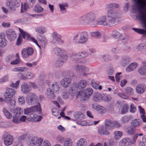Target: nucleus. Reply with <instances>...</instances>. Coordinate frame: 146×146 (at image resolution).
I'll return each instance as SVG.
<instances>
[{
  "instance_id": "obj_1",
  "label": "nucleus",
  "mask_w": 146,
  "mask_h": 146,
  "mask_svg": "<svg viewBox=\"0 0 146 146\" xmlns=\"http://www.w3.org/2000/svg\"><path fill=\"white\" fill-rule=\"evenodd\" d=\"M95 15L93 13L90 12L83 15L79 19L80 23L83 25H87L95 21Z\"/></svg>"
},
{
  "instance_id": "obj_2",
  "label": "nucleus",
  "mask_w": 146,
  "mask_h": 146,
  "mask_svg": "<svg viewBox=\"0 0 146 146\" xmlns=\"http://www.w3.org/2000/svg\"><path fill=\"white\" fill-rule=\"evenodd\" d=\"M121 14H114L109 13L107 14V26L109 27H113L117 23V20L121 17Z\"/></svg>"
},
{
  "instance_id": "obj_3",
  "label": "nucleus",
  "mask_w": 146,
  "mask_h": 146,
  "mask_svg": "<svg viewBox=\"0 0 146 146\" xmlns=\"http://www.w3.org/2000/svg\"><path fill=\"white\" fill-rule=\"evenodd\" d=\"M79 34H78L75 35L73 38V40L75 43L79 44H84L87 41L88 36L87 32L85 31L80 33L79 38Z\"/></svg>"
},
{
  "instance_id": "obj_4",
  "label": "nucleus",
  "mask_w": 146,
  "mask_h": 146,
  "mask_svg": "<svg viewBox=\"0 0 146 146\" xmlns=\"http://www.w3.org/2000/svg\"><path fill=\"white\" fill-rule=\"evenodd\" d=\"M93 92V90L91 88H88L83 91H80L78 92L76 96H80L81 100L82 102H84L89 98L92 95Z\"/></svg>"
},
{
  "instance_id": "obj_5",
  "label": "nucleus",
  "mask_w": 146,
  "mask_h": 146,
  "mask_svg": "<svg viewBox=\"0 0 146 146\" xmlns=\"http://www.w3.org/2000/svg\"><path fill=\"white\" fill-rule=\"evenodd\" d=\"M119 5L116 3H109L106 6V8L108 10L107 14L109 13L114 14H121V12L118 9H115L119 8Z\"/></svg>"
},
{
  "instance_id": "obj_6",
  "label": "nucleus",
  "mask_w": 146,
  "mask_h": 146,
  "mask_svg": "<svg viewBox=\"0 0 146 146\" xmlns=\"http://www.w3.org/2000/svg\"><path fill=\"white\" fill-rule=\"evenodd\" d=\"M10 111L14 114L12 120L13 122H17L18 121L17 118H19L23 114V110L18 107H16L15 109H11Z\"/></svg>"
},
{
  "instance_id": "obj_7",
  "label": "nucleus",
  "mask_w": 146,
  "mask_h": 146,
  "mask_svg": "<svg viewBox=\"0 0 146 146\" xmlns=\"http://www.w3.org/2000/svg\"><path fill=\"white\" fill-rule=\"evenodd\" d=\"M37 97L34 93H30L27 96L26 102L28 105H32L36 103Z\"/></svg>"
},
{
  "instance_id": "obj_8",
  "label": "nucleus",
  "mask_w": 146,
  "mask_h": 146,
  "mask_svg": "<svg viewBox=\"0 0 146 146\" xmlns=\"http://www.w3.org/2000/svg\"><path fill=\"white\" fill-rule=\"evenodd\" d=\"M41 109L38 106H32L24 110V114L28 115H34V112L36 111H40Z\"/></svg>"
},
{
  "instance_id": "obj_9",
  "label": "nucleus",
  "mask_w": 146,
  "mask_h": 146,
  "mask_svg": "<svg viewBox=\"0 0 146 146\" xmlns=\"http://www.w3.org/2000/svg\"><path fill=\"white\" fill-rule=\"evenodd\" d=\"M54 53L60 56L62 59L67 60L68 56L66 55V52L65 50L61 49L57 47H56L54 49Z\"/></svg>"
},
{
  "instance_id": "obj_10",
  "label": "nucleus",
  "mask_w": 146,
  "mask_h": 146,
  "mask_svg": "<svg viewBox=\"0 0 146 146\" xmlns=\"http://www.w3.org/2000/svg\"><path fill=\"white\" fill-rule=\"evenodd\" d=\"M4 144L7 146L11 144L13 141V138L12 135L7 133H5L3 135Z\"/></svg>"
},
{
  "instance_id": "obj_11",
  "label": "nucleus",
  "mask_w": 146,
  "mask_h": 146,
  "mask_svg": "<svg viewBox=\"0 0 146 146\" xmlns=\"http://www.w3.org/2000/svg\"><path fill=\"white\" fill-rule=\"evenodd\" d=\"M8 39L11 41H13L17 36V34L13 29H9L5 32Z\"/></svg>"
},
{
  "instance_id": "obj_12",
  "label": "nucleus",
  "mask_w": 146,
  "mask_h": 146,
  "mask_svg": "<svg viewBox=\"0 0 146 146\" xmlns=\"http://www.w3.org/2000/svg\"><path fill=\"white\" fill-rule=\"evenodd\" d=\"M146 89L145 85L144 83H141L137 85L135 88V90L137 94L141 95L145 92Z\"/></svg>"
},
{
  "instance_id": "obj_13",
  "label": "nucleus",
  "mask_w": 146,
  "mask_h": 146,
  "mask_svg": "<svg viewBox=\"0 0 146 146\" xmlns=\"http://www.w3.org/2000/svg\"><path fill=\"white\" fill-rule=\"evenodd\" d=\"M141 10H138L139 11L138 17L140 20L144 24V27L146 29V13L142 12V11L145 9Z\"/></svg>"
},
{
  "instance_id": "obj_14",
  "label": "nucleus",
  "mask_w": 146,
  "mask_h": 146,
  "mask_svg": "<svg viewBox=\"0 0 146 146\" xmlns=\"http://www.w3.org/2000/svg\"><path fill=\"white\" fill-rule=\"evenodd\" d=\"M52 42L55 44H58L62 37L61 35L56 32L52 33Z\"/></svg>"
},
{
  "instance_id": "obj_15",
  "label": "nucleus",
  "mask_w": 146,
  "mask_h": 146,
  "mask_svg": "<svg viewBox=\"0 0 146 146\" xmlns=\"http://www.w3.org/2000/svg\"><path fill=\"white\" fill-rule=\"evenodd\" d=\"M98 132L101 135H108L110 133L109 130L104 126L99 127L98 129Z\"/></svg>"
},
{
  "instance_id": "obj_16",
  "label": "nucleus",
  "mask_w": 146,
  "mask_h": 146,
  "mask_svg": "<svg viewBox=\"0 0 146 146\" xmlns=\"http://www.w3.org/2000/svg\"><path fill=\"white\" fill-rule=\"evenodd\" d=\"M31 90V88L26 83L22 84L21 87V91L23 93L27 94Z\"/></svg>"
},
{
  "instance_id": "obj_17",
  "label": "nucleus",
  "mask_w": 146,
  "mask_h": 146,
  "mask_svg": "<svg viewBox=\"0 0 146 146\" xmlns=\"http://www.w3.org/2000/svg\"><path fill=\"white\" fill-rule=\"evenodd\" d=\"M71 79L70 77H65L62 80L60 83L62 86L64 88H67L71 83Z\"/></svg>"
},
{
  "instance_id": "obj_18",
  "label": "nucleus",
  "mask_w": 146,
  "mask_h": 146,
  "mask_svg": "<svg viewBox=\"0 0 146 146\" xmlns=\"http://www.w3.org/2000/svg\"><path fill=\"white\" fill-rule=\"evenodd\" d=\"M16 91L15 90L12 88H8L5 92V95L4 98H13V96L15 94Z\"/></svg>"
},
{
  "instance_id": "obj_19",
  "label": "nucleus",
  "mask_w": 146,
  "mask_h": 146,
  "mask_svg": "<svg viewBox=\"0 0 146 146\" xmlns=\"http://www.w3.org/2000/svg\"><path fill=\"white\" fill-rule=\"evenodd\" d=\"M6 5L8 9L10 11H15V4L13 0H7Z\"/></svg>"
},
{
  "instance_id": "obj_20",
  "label": "nucleus",
  "mask_w": 146,
  "mask_h": 146,
  "mask_svg": "<svg viewBox=\"0 0 146 146\" xmlns=\"http://www.w3.org/2000/svg\"><path fill=\"white\" fill-rule=\"evenodd\" d=\"M131 58L127 56H123L120 61V64L123 67L126 66L131 61Z\"/></svg>"
},
{
  "instance_id": "obj_21",
  "label": "nucleus",
  "mask_w": 146,
  "mask_h": 146,
  "mask_svg": "<svg viewBox=\"0 0 146 146\" xmlns=\"http://www.w3.org/2000/svg\"><path fill=\"white\" fill-rule=\"evenodd\" d=\"M98 25L104 26H107V20L106 16H103L100 17L97 21Z\"/></svg>"
},
{
  "instance_id": "obj_22",
  "label": "nucleus",
  "mask_w": 146,
  "mask_h": 146,
  "mask_svg": "<svg viewBox=\"0 0 146 146\" xmlns=\"http://www.w3.org/2000/svg\"><path fill=\"white\" fill-rule=\"evenodd\" d=\"M113 121L110 119H107L105 122V126L109 130H111L114 129Z\"/></svg>"
},
{
  "instance_id": "obj_23",
  "label": "nucleus",
  "mask_w": 146,
  "mask_h": 146,
  "mask_svg": "<svg viewBox=\"0 0 146 146\" xmlns=\"http://www.w3.org/2000/svg\"><path fill=\"white\" fill-rule=\"evenodd\" d=\"M144 65L141 66L139 67L138 71L139 73L142 76H146V62H143Z\"/></svg>"
},
{
  "instance_id": "obj_24",
  "label": "nucleus",
  "mask_w": 146,
  "mask_h": 146,
  "mask_svg": "<svg viewBox=\"0 0 146 146\" xmlns=\"http://www.w3.org/2000/svg\"><path fill=\"white\" fill-rule=\"evenodd\" d=\"M38 39L40 42V44L43 48H44L47 43L46 39L45 36L40 35L38 36Z\"/></svg>"
},
{
  "instance_id": "obj_25",
  "label": "nucleus",
  "mask_w": 146,
  "mask_h": 146,
  "mask_svg": "<svg viewBox=\"0 0 146 146\" xmlns=\"http://www.w3.org/2000/svg\"><path fill=\"white\" fill-rule=\"evenodd\" d=\"M131 139L128 138H125L121 140L119 142V146H129V142Z\"/></svg>"
},
{
  "instance_id": "obj_26",
  "label": "nucleus",
  "mask_w": 146,
  "mask_h": 146,
  "mask_svg": "<svg viewBox=\"0 0 146 146\" xmlns=\"http://www.w3.org/2000/svg\"><path fill=\"white\" fill-rule=\"evenodd\" d=\"M138 66V64L136 62L131 63L126 68L125 70L127 72H130L134 70Z\"/></svg>"
},
{
  "instance_id": "obj_27",
  "label": "nucleus",
  "mask_w": 146,
  "mask_h": 146,
  "mask_svg": "<svg viewBox=\"0 0 146 146\" xmlns=\"http://www.w3.org/2000/svg\"><path fill=\"white\" fill-rule=\"evenodd\" d=\"M7 44V41L5 38L4 34L1 33L0 35V46L3 47Z\"/></svg>"
},
{
  "instance_id": "obj_28",
  "label": "nucleus",
  "mask_w": 146,
  "mask_h": 146,
  "mask_svg": "<svg viewBox=\"0 0 146 146\" xmlns=\"http://www.w3.org/2000/svg\"><path fill=\"white\" fill-rule=\"evenodd\" d=\"M13 98H4V101L6 103L9 105L15 106H16L15 101L13 99Z\"/></svg>"
},
{
  "instance_id": "obj_29",
  "label": "nucleus",
  "mask_w": 146,
  "mask_h": 146,
  "mask_svg": "<svg viewBox=\"0 0 146 146\" xmlns=\"http://www.w3.org/2000/svg\"><path fill=\"white\" fill-rule=\"evenodd\" d=\"M87 85V81L86 80L83 79L80 80L78 83L77 88L81 90L84 88Z\"/></svg>"
},
{
  "instance_id": "obj_30",
  "label": "nucleus",
  "mask_w": 146,
  "mask_h": 146,
  "mask_svg": "<svg viewBox=\"0 0 146 146\" xmlns=\"http://www.w3.org/2000/svg\"><path fill=\"white\" fill-rule=\"evenodd\" d=\"M133 118V116L131 115H127L123 117L121 119V122L123 123H127L128 121Z\"/></svg>"
},
{
  "instance_id": "obj_31",
  "label": "nucleus",
  "mask_w": 146,
  "mask_h": 146,
  "mask_svg": "<svg viewBox=\"0 0 146 146\" xmlns=\"http://www.w3.org/2000/svg\"><path fill=\"white\" fill-rule=\"evenodd\" d=\"M35 30L37 33L40 34H43L47 32L46 28L43 26L36 27L35 29Z\"/></svg>"
},
{
  "instance_id": "obj_32",
  "label": "nucleus",
  "mask_w": 146,
  "mask_h": 146,
  "mask_svg": "<svg viewBox=\"0 0 146 146\" xmlns=\"http://www.w3.org/2000/svg\"><path fill=\"white\" fill-rule=\"evenodd\" d=\"M52 90L54 91L55 92L59 93L60 91V88L58 83L57 82H53L51 85Z\"/></svg>"
},
{
  "instance_id": "obj_33",
  "label": "nucleus",
  "mask_w": 146,
  "mask_h": 146,
  "mask_svg": "<svg viewBox=\"0 0 146 146\" xmlns=\"http://www.w3.org/2000/svg\"><path fill=\"white\" fill-rule=\"evenodd\" d=\"M128 37L125 35L121 34L118 38V41L121 42L123 44H125L127 43L128 41Z\"/></svg>"
},
{
  "instance_id": "obj_34",
  "label": "nucleus",
  "mask_w": 146,
  "mask_h": 146,
  "mask_svg": "<svg viewBox=\"0 0 146 146\" xmlns=\"http://www.w3.org/2000/svg\"><path fill=\"white\" fill-rule=\"evenodd\" d=\"M67 60L62 59L61 58L57 60L55 63V66L57 68H60L62 66L63 64Z\"/></svg>"
},
{
  "instance_id": "obj_35",
  "label": "nucleus",
  "mask_w": 146,
  "mask_h": 146,
  "mask_svg": "<svg viewBox=\"0 0 146 146\" xmlns=\"http://www.w3.org/2000/svg\"><path fill=\"white\" fill-rule=\"evenodd\" d=\"M59 7L60 9V11L63 13H64L66 12V7H68V4L66 2H62L60 3L59 4Z\"/></svg>"
},
{
  "instance_id": "obj_36",
  "label": "nucleus",
  "mask_w": 146,
  "mask_h": 146,
  "mask_svg": "<svg viewBox=\"0 0 146 146\" xmlns=\"http://www.w3.org/2000/svg\"><path fill=\"white\" fill-rule=\"evenodd\" d=\"M141 121L139 119H136L133 120L131 122L132 126L134 127L139 126L141 123Z\"/></svg>"
},
{
  "instance_id": "obj_37",
  "label": "nucleus",
  "mask_w": 146,
  "mask_h": 146,
  "mask_svg": "<svg viewBox=\"0 0 146 146\" xmlns=\"http://www.w3.org/2000/svg\"><path fill=\"white\" fill-rule=\"evenodd\" d=\"M2 111L5 116L8 119H11L12 117V115L8 110L5 108H3Z\"/></svg>"
},
{
  "instance_id": "obj_38",
  "label": "nucleus",
  "mask_w": 146,
  "mask_h": 146,
  "mask_svg": "<svg viewBox=\"0 0 146 146\" xmlns=\"http://www.w3.org/2000/svg\"><path fill=\"white\" fill-rule=\"evenodd\" d=\"M19 29L24 39L26 40L30 39V35L27 32L24 31L22 29L20 28H19Z\"/></svg>"
},
{
  "instance_id": "obj_39",
  "label": "nucleus",
  "mask_w": 146,
  "mask_h": 146,
  "mask_svg": "<svg viewBox=\"0 0 146 146\" xmlns=\"http://www.w3.org/2000/svg\"><path fill=\"white\" fill-rule=\"evenodd\" d=\"M84 114L79 112H75L74 114V120H77L78 119H80L84 118Z\"/></svg>"
},
{
  "instance_id": "obj_40",
  "label": "nucleus",
  "mask_w": 146,
  "mask_h": 146,
  "mask_svg": "<svg viewBox=\"0 0 146 146\" xmlns=\"http://www.w3.org/2000/svg\"><path fill=\"white\" fill-rule=\"evenodd\" d=\"M77 146H87V142L86 140L84 138H81L78 140Z\"/></svg>"
},
{
  "instance_id": "obj_41",
  "label": "nucleus",
  "mask_w": 146,
  "mask_h": 146,
  "mask_svg": "<svg viewBox=\"0 0 146 146\" xmlns=\"http://www.w3.org/2000/svg\"><path fill=\"white\" fill-rule=\"evenodd\" d=\"M46 94L48 96V97L50 98L51 99H54L55 98V96L53 92L50 88L47 89Z\"/></svg>"
},
{
  "instance_id": "obj_42",
  "label": "nucleus",
  "mask_w": 146,
  "mask_h": 146,
  "mask_svg": "<svg viewBox=\"0 0 146 146\" xmlns=\"http://www.w3.org/2000/svg\"><path fill=\"white\" fill-rule=\"evenodd\" d=\"M135 128L132 126L130 125L126 128V132L129 135H133L135 131Z\"/></svg>"
},
{
  "instance_id": "obj_43",
  "label": "nucleus",
  "mask_w": 146,
  "mask_h": 146,
  "mask_svg": "<svg viewBox=\"0 0 146 146\" xmlns=\"http://www.w3.org/2000/svg\"><path fill=\"white\" fill-rule=\"evenodd\" d=\"M91 36L94 38H99L102 36V34L99 31L93 32L90 33Z\"/></svg>"
},
{
  "instance_id": "obj_44",
  "label": "nucleus",
  "mask_w": 146,
  "mask_h": 146,
  "mask_svg": "<svg viewBox=\"0 0 146 146\" xmlns=\"http://www.w3.org/2000/svg\"><path fill=\"white\" fill-rule=\"evenodd\" d=\"M125 93L129 95L132 96L133 95L134 91L133 89L130 87H127L124 89Z\"/></svg>"
},
{
  "instance_id": "obj_45",
  "label": "nucleus",
  "mask_w": 146,
  "mask_h": 146,
  "mask_svg": "<svg viewBox=\"0 0 146 146\" xmlns=\"http://www.w3.org/2000/svg\"><path fill=\"white\" fill-rule=\"evenodd\" d=\"M114 138L116 140H118L120 139L123 135L122 132L121 131H115L113 133Z\"/></svg>"
},
{
  "instance_id": "obj_46",
  "label": "nucleus",
  "mask_w": 146,
  "mask_h": 146,
  "mask_svg": "<svg viewBox=\"0 0 146 146\" xmlns=\"http://www.w3.org/2000/svg\"><path fill=\"white\" fill-rule=\"evenodd\" d=\"M93 100L96 102H100L103 100L102 95L98 93L96 94L93 97Z\"/></svg>"
},
{
  "instance_id": "obj_47",
  "label": "nucleus",
  "mask_w": 146,
  "mask_h": 146,
  "mask_svg": "<svg viewBox=\"0 0 146 146\" xmlns=\"http://www.w3.org/2000/svg\"><path fill=\"white\" fill-rule=\"evenodd\" d=\"M28 70L27 67H18L14 68L12 71L14 72H24L27 71Z\"/></svg>"
},
{
  "instance_id": "obj_48",
  "label": "nucleus",
  "mask_w": 146,
  "mask_h": 146,
  "mask_svg": "<svg viewBox=\"0 0 146 146\" xmlns=\"http://www.w3.org/2000/svg\"><path fill=\"white\" fill-rule=\"evenodd\" d=\"M73 142L70 138H66L64 142L63 146H72Z\"/></svg>"
},
{
  "instance_id": "obj_49",
  "label": "nucleus",
  "mask_w": 146,
  "mask_h": 146,
  "mask_svg": "<svg viewBox=\"0 0 146 146\" xmlns=\"http://www.w3.org/2000/svg\"><path fill=\"white\" fill-rule=\"evenodd\" d=\"M89 71V69L88 67L83 66L81 71L82 75L83 76H86L88 74Z\"/></svg>"
},
{
  "instance_id": "obj_50",
  "label": "nucleus",
  "mask_w": 146,
  "mask_h": 146,
  "mask_svg": "<svg viewBox=\"0 0 146 146\" xmlns=\"http://www.w3.org/2000/svg\"><path fill=\"white\" fill-rule=\"evenodd\" d=\"M78 53V57L80 58H83L87 57L88 54V53L86 51H83L80 52H79Z\"/></svg>"
},
{
  "instance_id": "obj_51",
  "label": "nucleus",
  "mask_w": 146,
  "mask_h": 146,
  "mask_svg": "<svg viewBox=\"0 0 146 146\" xmlns=\"http://www.w3.org/2000/svg\"><path fill=\"white\" fill-rule=\"evenodd\" d=\"M29 7V5L26 3H25L24 5L22 4L20 13H22L25 12Z\"/></svg>"
},
{
  "instance_id": "obj_52",
  "label": "nucleus",
  "mask_w": 146,
  "mask_h": 146,
  "mask_svg": "<svg viewBox=\"0 0 146 146\" xmlns=\"http://www.w3.org/2000/svg\"><path fill=\"white\" fill-rule=\"evenodd\" d=\"M132 29L139 34L146 35V31L143 29L132 28Z\"/></svg>"
},
{
  "instance_id": "obj_53",
  "label": "nucleus",
  "mask_w": 146,
  "mask_h": 146,
  "mask_svg": "<svg viewBox=\"0 0 146 146\" xmlns=\"http://www.w3.org/2000/svg\"><path fill=\"white\" fill-rule=\"evenodd\" d=\"M56 140L58 143H62L65 141L64 137L60 135H58L56 136Z\"/></svg>"
},
{
  "instance_id": "obj_54",
  "label": "nucleus",
  "mask_w": 146,
  "mask_h": 146,
  "mask_svg": "<svg viewBox=\"0 0 146 146\" xmlns=\"http://www.w3.org/2000/svg\"><path fill=\"white\" fill-rule=\"evenodd\" d=\"M128 106L127 104L123 105L122 108L121 113L122 114H124L128 111Z\"/></svg>"
},
{
  "instance_id": "obj_55",
  "label": "nucleus",
  "mask_w": 146,
  "mask_h": 146,
  "mask_svg": "<svg viewBox=\"0 0 146 146\" xmlns=\"http://www.w3.org/2000/svg\"><path fill=\"white\" fill-rule=\"evenodd\" d=\"M21 53L23 58H26L29 57L28 53L26 48H23L21 50Z\"/></svg>"
},
{
  "instance_id": "obj_56",
  "label": "nucleus",
  "mask_w": 146,
  "mask_h": 146,
  "mask_svg": "<svg viewBox=\"0 0 146 146\" xmlns=\"http://www.w3.org/2000/svg\"><path fill=\"white\" fill-rule=\"evenodd\" d=\"M34 10L36 13H39L42 12L43 9L40 5H36L35 7Z\"/></svg>"
},
{
  "instance_id": "obj_57",
  "label": "nucleus",
  "mask_w": 146,
  "mask_h": 146,
  "mask_svg": "<svg viewBox=\"0 0 146 146\" xmlns=\"http://www.w3.org/2000/svg\"><path fill=\"white\" fill-rule=\"evenodd\" d=\"M83 66L80 65L79 64L75 65L73 67L74 70L76 72H79L81 71Z\"/></svg>"
},
{
  "instance_id": "obj_58",
  "label": "nucleus",
  "mask_w": 146,
  "mask_h": 146,
  "mask_svg": "<svg viewBox=\"0 0 146 146\" xmlns=\"http://www.w3.org/2000/svg\"><path fill=\"white\" fill-rule=\"evenodd\" d=\"M96 110L100 114H103L105 112V109L103 107L99 105L96 108Z\"/></svg>"
},
{
  "instance_id": "obj_59",
  "label": "nucleus",
  "mask_w": 146,
  "mask_h": 146,
  "mask_svg": "<svg viewBox=\"0 0 146 146\" xmlns=\"http://www.w3.org/2000/svg\"><path fill=\"white\" fill-rule=\"evenodd\" d=\"M78 53H76L72 54L70 56L71 59L75 62H78L79 58H78Z\"/></svg>"
},
{
  "instance_id": "obj_60",
  "label": "nucleus",
  "mask_w": 146,
  "mask_h": 146,
  "mask_svg": "<svg viewBox=\"0 0 146 146\" xmlns=\"http://www.w3.org/2000/svg\"><path fill=\"white\" fill-rule=\"evenodd\" d=\"M36 139V137H34L32 138L30 141L29 146H36V142L35 139Z\"/></svg>"
},
{
  "instance_id": "obj_61",
  "label": "nucleus",
  "mask_w": 146,
  "mask_h": 146,
  "mask_svg": "<svg viewBox=\"0 0 146 146\" xmlns=\"http://www.w3.org/2000/svg\"><path fill=\"white\" fill-rule=\"evenodd\" d=\"M25 76L27 77V78L30 79L35 77V74L32 72H27L25 74Z\"/></svg>"
},
{
  "instance_id": "obj_62",
  "label": "nucleus",
  "mask_w": 146,
  "mask_h": 146,
  "mask_svg": "<svg viewBox=\"0 0 146 146\" xmlns=\"http://www.w3.org/2000/svg\"><path fill=\"white\" fill-rule=\"evenodd\" d=\"M32 117L33 119L35 121H38L41 120L42 118V117L41 115H38L36 114L33 115Z\"/></svg>"
},
{
  "instance_id": "obj_63",
  "label": "nucleus",
  "mask_w": 146,
  "mask_h": 146,
  "mask_svg": "<svg viewBox=\"0 0 146 146\" xmlns=\"http://www.w3.org/2000/svg\"><path fill=\"white\" fill-rule=\"evenodd\" d=\"M120 35L121 34L119 32L116 30L113 31L111 33V36L114 38H116L118 36L119 37Z\"/></svg>"
},
{
  "instance_id": "obj_64",
  "label": "nucleus",
  "mask_w": 146,
  "mask_h": 146,
  "mask_svg": "<svg viewBox=\"0 0 146 146\" xmlns=\"http://www.w3.org/2000/svg\"><path fill=\"white\" fill-rule=\"evenodd\" d=\"M36 142V146H41L43 142V139L41 138H38L36 137V139L34 140Z\"/></svg>"
}]
</instances>
